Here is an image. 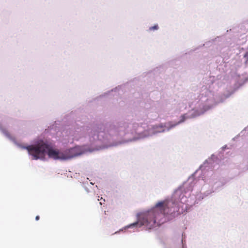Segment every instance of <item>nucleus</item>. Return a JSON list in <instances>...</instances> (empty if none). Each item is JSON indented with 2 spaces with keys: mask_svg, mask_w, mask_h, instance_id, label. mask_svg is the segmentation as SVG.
I'll list each match as a JSON object with an SVG mask.
<instances>
[{
  "mask_svg": "<svg viewBox=\"0 0 248 248\" xmlns=\"http://www.w3.org/2000/svg\"><path fill=\"white\" fill-rule=\"evenodd\" d=\"M158 28V25H154V26H152L151 27H150L149 28V30L150 31H152V30H157Z\"/></svg>",
  "mask_w": 248,
  "mask_h": 248,
  "instance_id": "4",
  "label": "nucleus"
},
{
  "mask_svg": "<svg viewBox=\"0 0 248 248\" xmlns=\"http://www.w3.org/2000/svg\"><path fill=\"white\" fill-rule=\"evenodd\" d=\"M40 218V217L39 216H37L36 217H35V219L36 220H38Z\"/></svg>",
  "mask_w": 248,
  "mask_h": 248,
  "instance_id": "5",
  "label": "nucleus"
},
{
  "mask_svg": "<svg viewBox=\"0 0 248 248\" xmlns=\"http://www.w3.org/2000/svg\"><path fill=\"white\" fill-rule=\"evenodd\" d=\"M21 147L26 149L29 154L32 156V159L35 160L44 159L46 151L48 156L54 159L66 160L68 158L64 154L51 148L48 143L42 140L34 145Z\"/></svg>",
  "mask_w": 248,
  "mask_h": 248,
  "instance_id": "2",
  "label": "nucleus"
},
{
  "mask_svg": "<svg viewBox=\"0 0 248 248\" xmlns=\"http://www.w3.org/2000/svg\"><path fill=\"white\" fill-rule=\"evenodd\" d=\"M177 211V204L171 200L159 202L153 209L143 215L140 222L133 223L128 227H141L144 225L149 229H151L155 226L157 220H158L157 224L160 223L159 217H163L165 215L172 214Z\"/></svg>",
  "mask_w": 248,
  "mask_h": 248,
  "instance_id": "1",
  "label": "nucleus"
},
{
  "mask_svg": "<svg viewBox=\"0 0 248 248\" xmlns=\"http://www.w3.org/2000/svg\"><path fill=\"white\" fill-rule=\"evenodd\" d=\"M0 129L1 130L2 133L8 138H10L11 136L9 132L5 129L3 128L2 126L0 124Z\"/></svg>",
  "mask_w": 248,
  "mask_h": 248,
  "instance_id": "3",
  "label": "nucleus"
}]
</instances>
